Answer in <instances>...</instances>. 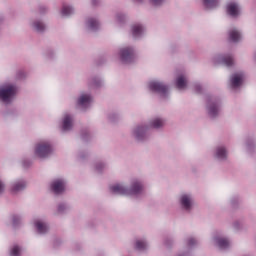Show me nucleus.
I'll list each match as a JSON object with an SVG mask.
<instances>
[{
    "label": "nucleus",
    "mask_w": 256,
    "mask_h": 256,
    "mask_svg": "<svg viewBox=\"0 0 256 256\" xmlns=\"http://www.w3.org/2000/svg\"><path fill=\"white\" fill-rule=\"evenodd\" d=\"M178 203L182 211H185L186 213H191V211H193V207H195V198L193 197V194L189 192H184L179 195Z\"/></svg>",
    "instance_id": "39448f33"
},
{
    "label": "nucleus",
    "mask_w": 256,
    "mask_h": 256,
    "mask_svg": "<svg viewBox=\"0 0 256 256\" xmlns=\"http://www.w3.org/2000/svg\"><path fill=\"white\" fill-rule=\"evenodd\" d=\"M219 3H221V0H203L205 9H217Z\"/></svg>",
    "instance_id": "cd10ccee"
},
{
    "label": "nucleus",
    "mask_w": 256,
    "mask_h": 256,
    "mask_svg": "<svg viewBox=\"0 0 256 256\" xmlns=\"http://www.w3.org/2000/svg\"><path fill=\"white\" fill-rule=\"evenodd\" d=\"M207 110L210 117H217L221 111V101L210 100L207 105Z\"/></svg>",
    "instance_id": "ddd939ff"
},
{
    "label": "nucleus",
    "mask_w": 256,
    "mask_h": 256,
    "mask_svg": "<svg viewBox=\"0 0 256 256\" xmlns=\"http://www.w3.org/2000/svg\"><path fill=\"white\" fill-rule=\"evenodd\" d=\"M33 223L36 231L40 233V235H45V233L49 231V225L42 219H35Z\"/></svg>",
    "instance_id": "aec40b11"
},
{
    "label": "nucleus",
    "mask_w": 256,
    "mask_h": 256,
    "mask_svg": "<svg viewBox=\"0 0 256 256\" xmlns=\"http://www.w3.org/2000/svg\"><path fill=\"white\" fill-rule=\"evenodd\" d=\"M148 89L152 93H157V95H160L161 97H166L169 93V87L159 80H151L148 83Z\"/></svg>",
    "instance_id": "0eeeda50"
},
{
    "label": "nucleus",
    "mask_w": 256,
    "mask_h": 256,
    "mask_svg": "<svg viewBox=\"0 0 256 256\" xmlns=\"http://www.w3.org/2000/svg\"><path fill=\"white\" fill-rule=\"evenodd\" d=\"M11 256H21V247L15 245L10 249Z\"/></svg>",
    "instance_id": "7c9ffc66"
},
{
    "label": "nucleus",
    "mask_w": 256,
    "mask_h": 256,
    "mask_svg": "<svg viewBox=\"0 0 256 256\" xmlns=\"http://www.w3.org/2000/svg\"><path fill=\"white\" fill-rule=\"evenodd\" d=\"M25 189H27V181L18 180L11 184L10 191L15 195L17 193H21V191H25Z\"/></svg>",
    "instance_id": "6ab92c4d"
},
{
    "label": "nucleus",
    "mask_w": 256,
    "mask_h": 256,
    "mask_svg": "<svg viewBox=\"0 0 256 256\" xmlns=\"http://www.w3.org/2000/svg\"><path fill=\"white\" fill-rule=\"evenodd\" d=\"M69 212V205L65 203H60L57 205L56 210L54 211V215L59 217V215H65V213Z\"/></svg>",
    "instance_id": "a878e982"
},
{
    "label": "nucleus",
    "mask_w": 256,
    "mask_h": 256,
    "mask_svg": "<svg viewBox=\"0 0 256 256\" xmlns=\"http://www.w3.org/2000/svg\"><path fill=\"white\" fill-rule=\"evenodd\" d=\"M103 81L101 80V78H92L90 81H89V84L92 86V87H101Z\"/></svg>",
    "instance_id": "c756f323"
},
{
    "label": "nucleus",
    "mask_w": 256,
    "mask_h": 256,
    "mask_svg": "<svg viewBox=\"0 0 256 256\" xmlns=\"http://www.w3.org/2000/svg\"><path fill=\"white\" fill-rule=\"evenodd\" d=\"M75 13V8L70 5H64L60 11L61 17H70V15H73Z\"/></svg>",
    "instance_id": "bb28decb"
},
{
    "label": "nucleus",
    "mask_w": 256,
    "mask_h": 256,
    "mask_svg": "<svg viewBox=\"0 0 256 256\" xmlns=\"http://www.w3.org/2000/svg\"><path fill=\"white\" fill-rule=\"evenodd\" d=\"M243 81H245V73L236 72L230 77V87L232 89H239L243 85Z\"/></svg>",
    "instance_id": "f8f14e48"
},
{
    "label": "nucleus",
    "mask_w": 256,
    "mask_h": 256,
    "mask_svg": "<svg viewBox=\"0 0 256 256\" xmlns=\"http://www.w3.org/2000/svg\"><path fill=\"white\" fill-rule=\"evenodd\" d=\"M30 27L36 33H44L47 30V24L41 19H32L30 21Z\"/></svg>",
    "instance_id": "dca6fc26"
},
{
    "label": "nucleus",
    "mask_w": 256,
    "mask_h": 256,
    "mask_svg": "<svg viewBox=\"0 0 256 256\" xmlns=\"http://www.w3.org/2000/svg\"><path fill=\"white\" fill-rule=\"evenodd\" d=\"M11 221H12V224L14 225V227H17V225H19V223H21V221H23V218L19 215H12Z\"/></svg>",
    "instance_id": "2f4dec72"
},
{
    "label": "nucleus",
    "mask_w": 256,
    "mask_h": 256,
    "mask_svg": "<svg viewBox=\"0 0 256 256\" xmlns=\"http://www.w3.org/2000/svg\"><path fill=\"white\" fill-rule=\"evenodd\" d=\"M91 103H93V97L91 94L85 92L80 93L76 100V105L80 107V109H87Z\"/></svg>",
    "instance_id": "1a4fd4ad"
},
{
    "label": "nucleus",
    "mask_w": 256,
    "mask_h": 256,
    "mask_svg": "<svg viewBox=\"0 0 256 256\" xmlns=\"http://www.w3.org/2000/svg\"><path fill=\"white\" fill-rule=\"evenodd\" d=\"M135 1V3H143V1H145V0H134Z\"/></svg>",
    "instance_id": "a19ab883"
},
{
    "label": "nucleus",
    "mask_w": 256,
    "mask_h": 256,
    "mask_svg": "<svg viewBox=\"0 0 256 256\" xmlns=\"http://www.w3.org/2000/svg\"><path fill=\"white\" fill-rule=\"evenodd\" d=\"M65 180L58 178L52 181L51 183V190L56 193V195H59L60 193H63L65 191Z\"/></svg>",
    "instance_id": "f3484780"
},
{
    "label": "nucleus",
    "mask_w": 256,
    "mask_h": 256,
    "mask_svg": "<svg viewBox=\"0 0 256 256\" xmlns=\"http://www.w3.org/2000/svg\"><path fill=\"white\" fill-rule=\"evenodd\" d=\"M143 181L140 179H133L130 183V187H127L125 183H115L109 186L110 193L114 195H125L126 197H137L143 193Z\"/></svg>",
    "instance_id": "f257e3e1"
},
{
    "label": "nucleus",
    "mask_w": 256,
    "mask_h": 256,
    "mask_svg": "<svg viewBox=\"0 0 256 256\" xmlns=\"http://www.w3.org/2000/svg\"><path fill=\"white\" fill-rule=\"evenodd\" d=\"M214 63L216 65H225V67H231L233 65V56L229 54H224V55H217L214 58Z\"/></svg>",
    "instance_id": "4468645a"
},
{
    "label": "nucleus",
    "mask_w": 256,
    "mask_h": 256,
    "mask_svg": "<svg viewBox=\"0 0 256 256\" xmlns=\"http://www.w3.org/2000/svg\"><path fill=\"white\" fill-rule=\"evenodd\" d=\"M232 227L235 231H241L243 229V222L236 220L233 222Z\"/></svg>",
    "instance_id": "473e14b6"
},
{
    "label": "nucleus",
    "mask_w": 256,
    "mask_h": 256,
    "mask_svg": "<svg viewBox=\"0 0 256 256\" xmlns=\"http://www.w3.org/2000/svg\"><path fill=\"white\" fill-rule=\"evenodd\" d=\"M226 12L227 15L236 19V17H239V15H241V5L238 4L237 1H229L226 4Z\"/></svg>",
    "instance_id": "6e6552de"
},
{
    "label": "nucleus",
    "mask_w": 256,
    "mask_h": 256,
    "mask_svg": "<svg viewBox=\"0 0 256 256\" xmlns=\"http://www.w3.org/2000/svg\"><path fill=\"white\" fill-rule=\"evenodd\" d=\"M211 243L212 245H214L215 247H219L220 249H227L229 247H231V240L227 239L221 235H214L211 238Z\"/></svg>",
    "instance_id": "9d476101"
},
{
    "label": "nucleus",
    "mask_w": 256,
    "mask_h": 256,
    "mask_svg": "<svg viewBox=\"0 0 256 256\" xmlns=\"http://www.w3.org/2000/svg\"><path fill=\"white\" fill-rule=\"evenodd\" d=\"M116 25H123V23H125V21H127V14L125 13H117L115 15V19H114Z\"/></svg>",
    "instance_id": "c85d7f7f"
},
{
    "label": "nucleus",
    "mask_w": 256,
    "mask_h": 256,
    "mask_svg": "<svg viewBox=\"0 0 256 256\" xmlns=\"http://www.w3.org/2000/svg\"><path fill=\"white\" fill-rule=\"evenodd\" d=\"M106 165L103 162H98L95 166L96 171H98V173H101V171H103V169H105Z\"/></svg>",
    "instance_id": "f704fd0d"
},
{
    "label": "nucleus",
    "mask_w": 256,
    "mask_h": 256,
    "mask_svg": "<svg viewBox=\"0 0 256 256\" xmlns=\"http://www.w3.org/2000/svg\"><path fill=\"white\" fill-rule=\"evenodd\" d=\"M147 131H149V126L147 124H140L132 128L131 136L138 143H143V141H147L148 135Z\"/></svg>",
    "instance_id": "423d86ee"
},
{
    "label": "nucleus",
    "mask_w": 256,
    "mask_h": 256,
    "mask_svg": "<svg viewBox=\"0 0 256 256\" xmlns=\"http://www.w3.org/2000/svg\"><path fill=\"white\" fill-rule=\"evenodd\" d=\"M188 245H189V247H193L194 245H197V240L193 237L189 238Z\"/></svg>",
    "instance_id": "c9c22d12"
},
{
    "label": "nucleus",
    "mask_w": 256,
    "mask_h": 256,
    "mask_svg": "<svg viewBox=\"0 0 256 256\" xmlns=\"http://www.w3.org/2000/svg\"><path fill=\"white\" fill-rule=\"evenodd\" d=\"M253 147H255V143H253V142L246 143L247 151L251 152V149H253Z\"/></svg>",
    "instance_id": "4c0bfd02"
},
{
    "label": "nucleus",
    "mask_w": 256,
    "mask_h": 256,
    "mask_svg": "<svg viewBox=\"0 0 256 256\" xmlns=\"http://www.w3.org/2000/svg\"><path fill=\"white\" fill-rule=\"evenodd\" d=\"M194 87H195V90H196V91H198V92L201 91V85L195 84Z\"/></svg>",
    "instance_id": "58836bf2"
},
{
    "label": "nucleus",
    "mask_w": 256,
    "mask_h": 256,
    "mask_svg": "<svg viewBox=\"0 0 256 256\" xmlns=\"http://www.w3.org/2000/svg\"><path fill=\"white\" fill-rule=\"evenodd\" d=\"M85 27L87 31H97V29H100L101 23L97 18L90 17L86 19Z\"/></svg>",
    "instance_id": "412c9836"
},
{
    "label": "nucleus",
    "mask_w": 256,
    "mask_h": 256,
    "mask_svg": "<svg viewBox=\"0 0 256 256\" xmlns=\"http://www.w3.org/2000/svg\"><path fill=\"white\" fill-rule=\"evenodd\" d=\"M134 247L138 251H147V249H149V243L147 242V240L139 238L135 240Z\"/></svg>",
    "instance_id": "b1692460"
},
{
    "label": "nucleus",
    "mask_w": 256,
    "mask_h": 256,
    "mask_svg": "<svg viewBox=\"0 0 256 256\" xmlns=\"http://www.w3.org/2000/svg\"><path fill=\"white\" fill-rule=\"evenodd\" d=\"M118 59L123 65L135 63V48L133 46H123L118 50Z\"/></svg>",
    "instance_id": "20e7f679"
},
{
    "label": "nucleus",
    "mask_w": 256,
    "mask_h": 256,
    "mask_svg": "<svg viewBox=\"0 0 256 256\" xmlns=\"http://www.w3.org/2000/svg\"><path fill=\"white\" fill-rule=\"evenodd\" d=\"M130 31L134 39H141V37L145 35V26H143V24H133Z\"/></svg>",
    "instance_id": "a211bd4d"
},
{
    "label": "nucleus",
    "mask_w": 256,
    "mask_h": 256,
    "mask_svg": "<svg viewBox=\"0 0 256 256\" xmlns=\"http://www.w3.org/2000/svg\"><path fill=\"white\" fill-rule=\"evenodd\" d=\"M177 256H189V254H187V253H180Z\"/></svg>",
    "instance_id": "ea45409f"
},
{
    "label": "nucleus",
    "mask_w": 256,
    "mask_h": 256,
    "mask_svg": "<svg viewBox=\"0 0 256 256\" xmlns=\"http://www.w3.org/2000/svg\"><path fill=\"white\" fill-rule=\"evenodd\" d=\"M229 39L233 43H237V42L241 41V31L237 30L236 28H232L229 31Z\"/></svg>",
    "instance_id": "393cba45"
},
{
    "label": "nucleus",
    "mask_w": 256,
    "mask_h": 256,
    "mask_svg": "<svg viewBox=\"0 0 256 256\" xmlns=\"http://www.w3.org/2000/svg\"><path fill=\"white\" fill-rule=\"evenodd\" d=\"M62 129L63 131H71L73 129V116L71 114H64L62 117Z\"/></svg>",
    "instance_id": "4be33fe9"
},
{
    "label": "nucleus",
    "mask_w": 256,
    "mask_h": 256,
    "mask_svg": "<svg viewBox=\"0 0 256 256\" xmlns=\"http://www.w3.org/2000/svg\"><path fill=\"white\" fill-rule=\"evenodd\" d=\"M5 193V182L0 179V195H3Z\"/></svg>",
    "instance_id": "e433bc0d"
},
{
    "label": "nucleus",
    "mask_w": 256,
    "mask_h": 256,
    "mask_svg": "<svg viewBox=\"0 0 256 256\" xmlns=\"http://www.w3.org/2000/svg\"><path fill=\"white\" fill-rule=\"evenodd\" d=\"M19 88L11 82L0 85V101L5 105H11L17 98Z\"/></svg>",
    "instance_id": "f03ea898"
},
{
    "label": "nucleus",
    "mask_w": 256,
    "mask_h": 256,
    "mask_svg": "<svg viewBox=\"0 0 256 256\" xmlns=\"http://www.w3.org/2000/svg\"><path fill=\"white\" fill-rule=\"evenodd\" d=\"M53 154V146L47 140H40L34 145V155L39 159H47Z\"/></svg>",
    "instance_id": "7ed1b4c3"
},
{
    "label": "nucleus",
    "mask_w": 256,
    "mask_h": 256,
    "mask_svg": "<svg viewBox=\"0 0 256 256\" xmlns=\"http://www.w3.org/2000/svg\"><path fill=\"white\" fill-rule=\"evenodd\" d=\"M165 123H166L165 118L154 117V118H151L149 120L148 124H146V125L148 126V129L159 130V129H163V127H165Z\"/></svg>",
    "instance_id": "2eb2a0df"
},
{
    "label": "nucleus",
    "mask_w": 256,
    "mask_h": 256,
    "mask_svg": "<svg viewBox=\"0 0 256 256\" xmlns=\"http://www.w3.org/2000/svg\"><path fill=\"white\" fill-rule=\"evenodd\" d=\"M213 157L217 161H227L229 157V151L224 145H219L214 148Z\"/></svg>",
    "instance_id": "9b49d317"
},
{
    "label": "nucleus",
    "mask_w": 256,
    "mask_h": 256,
    "mask_svg": "<svg viewBox=\"0 0 256 256\" xmlns=\"http://www.w3.org/2000/svg\"><path fill=\"white\" fill-rule=\"evenodd\" d=\"M177 89H187V76L185 74H178L176 77Z\"/></svg>",
    "instance_id": "5701e85b"
},
{
    "label": "nucleus",
    "mask_w": 256,
    "mask_h": 256,
    "mask_svg": "<svg viewBox=\"0 0 256 256\" xmlns=\"http://www.w3.org/2000/svg\"><path fill=\"white\" fill-rule=\"evenodd\" d=\"M150 5H153V7H161L163 3H165V0H149Z\"/></svg>",
    "instance_id": "72a5a7b5"
}]
</instances>
